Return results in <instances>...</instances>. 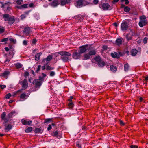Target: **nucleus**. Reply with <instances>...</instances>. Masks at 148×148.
<instances>
[{
  "instance_id": "obj_4",
  "label": "nucleus",
  "mask_w": 148,
  "mask_h": 148,
  "mask_svg": "<svg viewBox=\"0 0 148 148\" xmlns=\"http://www.w3.org/2000/svg\"><path fill=\"white\" fill-rule=\"evenodd\" d=\"M135 34V31L133 29H131L130 30L129 32L127 34L126 37L127 41H129L132 39V36H134Z\"/></svg>"
},
{
  "instance_id": "obj_34",
  "label": "nucleus",
  "mask_w": 148,
  "mask_h": 148,
  "mask_svg": "<svg viewBox=\"0 0 148 148\" xmlns=\"http://www.w3.org/2000/svg\"><path fill=\"white\" fill-rule=\"evenodd\" d=\"M68 106L69 108L72 109L74 107V105L73 102H70L69 103Z\"/></svg>"
},
{
  "instance_id": "obj_45",
  "label": "nucleus",
  "mask_w": 148,
  "mask_h": 148,
  "mask_svg": "<svg viewBox=\"0 0 148 148\" xmlns=\"http://www.w3.org/2000/svg\"><path fill=\"white\" fill-rule=\"evenodd\" d=\"M41 67V66L40 65H39L38 68H37V69L36 70V72L37 73H38L40 69V68Z\"/></svg>"
},
{
  "instance_id": "obj_35",
  "label": "nucleus",
  "mask_w": 148,
  "mask_h": 148,
  "mask_svg": "<svg viewBox=\"0 0 148 148\" xmlns=\"http://www.w3.org/2000/svg\"><path fill=\"white\" fill-rule=\"evenodd\" d=\"M129 66L128 64H125L124 65V70L126 71H127L129 69Z\"/></svg>"
},
{
  "instance_id": "obj_47",
  "label": "nucleus",
  "mask_w": 148,
  "mask_h": 148,
  "mask_svg": "<svg viewBox=\"0 0 148 148\" xmlns=\"http://www.w3.org/2000/svg\"><path fill=\"white\" fill-rule=\"evenodd\" d=\"M9 54L10 55H11V58H12L14 54V52L12 51H10L9 53Z\"/></svg>"
},
{
  "instance_id": "obj_6",
  "label": "nucleus",
  "mask_w": 148,
  "mask_h": 148,
  "mask_svg": "<svg viewBox=\"0 0 148 148\" xmlns=\"http://www.w3.org/2000/svg\"><path fill=\"white\" fill-rule=\"evenodd\" d=\"M129 24L127 22L123 21L121 24V27L123 31L126 30L129 28Z\"/></svg>"
},
{
  "instance_id": "obj_28",
  "label": "nucleus",
  "mask_w": 148,
  "mask_h": 148,
  "mask_svg": "<svg viewBox=\"0 0 148 148\" xmlns=\"http://www.w3.org/2000/svg\"><path fill=\"white\" fill-rule=\"evenodd\" d=\"M116 42L117 45H120L122 43V39L121 38H117L116 40Z\"/></svg>"
},
{
  "instance_id": "obj_9",
  "label": "nucleus",
  "mask_w": 148,
  "mask_h": 148,
  "mask_svg": "<svg viewBox=\"0 0 148 148\" xmlns=\"http://www.w3.org/2000/svg\"><path fill=\"white\" fill-rule=\"evenodd\" d=\"M87 45H83L79 47V52L81 54L85 52L87 50Z\"/></svg>"
},
{
  "instance_id": "obj_42",
  "label": "nucleus",
  "mask_w": 148,
  "mask_h": 148,
  "mask_svg": "<svg viewBox=\"0 0 148 148\" xmlns=\"http://www.w3.org/2000/svg\"><path fill=\"white\" fill-rule=\"evenodd\" d=\"M26 94L25 93H23L20 96V98L21 99H24L26 97Z\"/></svg>"
},
{
  "instance_id": "obj_61",
  "label": "nucleus",
  "mask_w": 148,
  "mask_h": 148,
  "mask_svg": "<svg viewBox=\"0 0 148 148\" xmlns=\"http://www.w3.org/2000/svg\"><path fill=\"white\" fill-rule=\"evenodd\" d=\"M131 148H138V147L137 146L131 145L130 146Z\"/></svg>"
},
{
  "instance_id": "obj_63",
  "label": "nucleus",
  "mask_w": 148,
  "mask_h": 148,
  "mask_svg": "<svg viewBox=\"0 0 148 148\" xmlns=\"http://www.w3.org/2000/svg\"><path fill=\"white\" fill-rule=\"evenodd\" d=\"M23 44L24 45H26L27 44V42L26 40H24L23 41Z\"/></svg>"
},
{
  "instance_id": "obj_44",
  "label": "nucleus",
  "mask_w": 148,
  "mask_h": 148,
  "mask_svg": "<svg viewBox=\"0 0 148 148\" xmlns=\"http://www.w3.org/2000/svg\"><path fill=\"white\" fill-rule=\"evenodd\" d=\"M8 40V38H3V39L1 40L0 41L1 42H6V41H7Z\"/></svg>"
},
{
  "instance_id": "obj_52",
  "label": "nucleus",
  "mask_w": 148,
  "mask_h": 148,
  "mask_svg": "<svg viewBox=\"0 0 148 148\" xmlns=\"http://www.w3.org/2000/svg\"><path fill=\"white\" fill-rule=\"evenodd\" d=\"M39 80L40 82H42L44 80V78L42 77H39V79H38Z\"/></svg>"
},
{
  "instance_id": "obj_59",
  "label": "nucleus",
  "mask_w": 148,
  "mask_h": 148,
  "mask_svg": "<svg viewBox=\"0 0 148 148\" xmlns=\"http://www.w3.org/2000/svg\"><path fill=\"white\" fill-rule=\"evenodd\" d=\"M59 52L56 53H54L53 54L55 57H57L59 56Z\"/></svg>"
},
{
  "instance_id": "obj_11",
  "label": "nucleus",
  "mask_w": 148,
  "mask_h": 148,
  "mask_svg": "<svg viewBox=\"0 0 148 148\" xmlns=\"http://www.w3.org/2000/svg\"><path fill=\"white\" fill-rule=\"evenodd\" d=\"M33 84H34L35 85L36 87H37L39 86H40L42 82H40V81L37 79H34L33 82Z\"/></svg>"
},
{
  "instance_id": "obj_18",
  "label": "nucleus",
  "mask_w": 148,
  "mask_h": 148,
  "mask_svg": "<svg viewBox=\"0 0 148 148\" xmlns=\"http://www.w3.org/2000/svg\"><path fill=\"white\" fill-rule=\"evenodd\" d=\"M83 0H79L77 2V4L76 5V7L77 8H78L82 6L83 4Z\"/></svg>"
},
{
  "instance_id": "obj_33",
  "label": "nucleus",
  "mask_w": 148,
  "mask_h": 148,
  "mask_svg": "<svg viewBox=\"0 0 148 148\" xmlns=\"http://www.w3.org/2000/svg\"><path fill=\"white\" fill-rule=\"evenodd\" d=\"M130 10V7L127 6L125 7L124 8V11L126 12H129Z\"/></svg>"
},
{
  "instance_id": "obj_54",
  "label": "nucleus",
  "mask_w": 148,
  "mask_h": 148,
  "mask_svg": "<svg viewBox=\"0 0 148 148\" xmlns=\"http://www.w3.org/2000/svg\"><path fill=\"white\" fill-rule=\"evenodd\" d=\"M77 146L79 148H81V144L79 142H77L76 143Z\"/></svg>"
},
{
  "instance_id": "obj_13",
  "label": "nucleus",
  "mask_w": 148,
  "mask_h": 148,
  "mask_svg": "<svg viewBox=\"0 0 148 148\" xmlns=\"http://www.w3.org/2000/svg\"><path fill=\"white\" fill-rule=\"evenodd\" d=\"M148 23L147 21L146 20H141L138 23L139 26L141 27H143L145 25Z\"/></svg>"
},
{
  "instance_id": "obj_19",
  "label": "nucleus",
  "mask_w": 148,
  "mask_h": 148,
  "mask_svg": "<svg viewBox=\"0 0 148 148\" xmlns=\"http://www.w3.org/2000/svg\"><path fill=\"white\" fill-rule=\"evenodd\" d=\"M53 57L51 55H48L45 59H44L43 60V62H45V60L47 61H49L51 60Z\"/></svg>"
},
{
  "instance_id": "obj_15",
  "label": "nucleus",
  "mask_w": 148,
  "mask_h": 148,
  "mask_svg": "<svg viewBox=\"0 0 148 148\" xmlns=\"http://www.w3.org/2000/svg\"><path fill=\"white\" fill-rule=\"evenodd\" d=\"M10 72L9 71H6L1 74V76L5 78H7V76L10 74Z\"/></svg>"
},
{
  "instance_id": "obj_3",
  "label": "nucleus",
  "mask_w": 148,
  "mask_h": 148,
  "mask_svg": "<svg viewBox=\"0 0 148 148\" xmlns=\"http://www.w3.org/2000/svg\"><path fill=\"white\" fill-rule=\"evenodd\" d=\"M21 83H22V87L23 88V89L14 92V95H16L18 93L21 92L23 90H24L27 87L28 83L26 79H24Z\"/></svg>"
},
{
  "instance_id": "obj_58",
  "label": "nucleus",
  "mask_w": 148,
  "mask_h": 148,
  "mask_svg": "<svg viewBox=\"0 0 148 148\" xmlns=\"http://www.w3.org/2000/svg\"><path fill=\"white\" fill-rule=\"evenodd\" d=\"M12 115V113H10L8 115V117L9 118H11Z\"/></svg>"
},
{
  "instance_id": "obj_55",
  "label": "nucleus",
  "mask_w": 148,
  "mask_h": 148,
  "mask_svg": "<svg viewBox=\"0 0 148 148\" xmlns=\"http://www.w3.org/2000/svg\"><path fill=\"white\" fill-rule=\"evenodd\" d=\"M6 87V86L5 85H0V88L2 89H3Z\"/></svg>"
},
{
  "instance_id": "obj_62",
  "label": "nucleus",
  "mask_w": 148,
  "mask_h": 148,
  "mask_svg": "<svg viewBox=\"0 0 148 148\" xmlns=\"http://www.w3.org/2000/svg\"><path fill=\"white\" fill-rule=\"evenodd\" d=\"M120 123L121 125H124V123L122 121H120Z\"/></svg>"
},
{
  "instance_id": "obj_50",
  "label": "nucleus",
  "mask_w": 148,
  "mask_h": 148,
  "mask_svg": "<svg viewBox=\"0 0 148 148\" xmlns=\"http://www.w3.org/2000/svg\"><path fill=\"white\" fill-rule=\"evenodd\" d=\"M9 40L12 42H14V43H15L16 42V40L15 39H13L12 38H10Z\"/></svg>"
},
{
  "instance_id": "obj_60",
  "label": "nucleus",
  "mask_w": 148,
  "mask_h": 148,
  "mask_svg": "<svg viewBox=\"0 0 148 148\" xmlns=\"http://www.w3.org/2000/svg\"><path fill=\"white\" fill-rule=\"evenodd\" d=\"M52 127H51V125H49L48 126V127L47 128V130L48 131L50 130L51 129Z\"/></svg>"
},
{
  "instance_id": "obj_12",
  "label": "nucleus",
  "mask_w": 148,
  "mask_h": 148,
  "mask_svg": "<svg viewBox=\"0 0 148 148\" xmlns=\"http://www.w3.org/2000/svg\"><path fill=\"white\" fill-rule=\"evenodd\" d=\"M51 135L53 136L56 137L58 138H61L62 136L61 134L57 131L51 133Z\"/></svg>"
},
{
  "instance_id": "obj_17",
  "label": "nucleus",
  "mask_w": 148,
  "mask_h": 148,
  "mask_svg": "<svg viewBox=\"0 0 148 148\" xmlns=\"http://www.w3.org/2000/svg\"><path fill=\"white\" fill-rule=\"evenodd\" d=\"M70 3V1L69 0H62L61 1L60 5L62 6H64Z\"/></svg>"
},
{
  "instance_id": "obj_26",
  "label": "nucleus",
  "mask_w": 148,
  "mask_h": 148,
  "mask_svg": "<svg viewBox=\"0 0 148 148\" xmlns=\"http://www.w3.org/2000/svg\"><path fill=\"white\" fill-rule=\"evenodd\" d=\"M84 58L83 59L84 60H85L87 59H88L90 58V55L89 54H88L87 53L85 54L83 56Z\"/></svg>"
},
{
  "instance_id": "obj_57",
  "label": "nucleus",
  "mask_w": 148,
  "mask_h": 148,
  "mask_svg": "<svg viewBox=\"0 0 148 148\" xmlns=\"http://www.w3.org/2000/svg\"><path fill=\"white\" fill-rule=\"evenodd\" d=\"M29 73L27 72H25V78H26L29 75Z\"/></svg>"
},
{
  "instance_id": "obj_31",
  "label": "nucleus",
  "mask_w": 148,
  "mask_h": 148,
  "mask_svg": "<svg viewBox=\"0 0 148 148\" xmlns=\"http://www.w3.org/2000/svg\"><path fill=\"white\" fill-rule=\"evenodd\" d=\"M95 60V61L97 62V63L98 62H99L101 60L100 57L99 56H97L95 57L94 58Z\"/></svg>"
},
{
  "instance_id": "obj_2",
  "label": "nucleus",
  "mask_w": 148,
  "mask_h": 148,
  "mask_svg": "<svg viewBox=\"0 0 148 148\" xmlns=\"http://www.w3.org/2000/svg\"><path fill=\"white\" fill-rule=\"evenodd\" d=\"M3 17L5 21H8V23L10 25L13 24L15 21V19L13 16H10L8 14L3 15Z\"/></svg>"
},
{
  "instance_id": "obj_27",
  "label": "nucleus",
  "mask_w": 148,
  "mask_h": 148,
  "mask_svg": "<svg viewBox=\"0 0 148 148\" xmlns=\"http://www.w3.org/2000/svg\"><path fill=\"white\" fill-rule=\"evenodd\" d=\"M35 133H42V132L43 131L41 129L39 128H35L34 131Z\"/></svg>"
},
{
  "instance_id": "obj_56",
  "label": "nucleus",
  "mask_w": 148,
  "mask_h": 148,
  "mask_svg": "<svg viewBox=\"0 0 148 148\" xmlns=\"http://www.w3.org/2000/svg\"><path fill=\"white\" fill-rule=\"evenodd\" d=\"M55 74V73L53 71H51L50 74V75L51 76H53Z\"/></svg>"
},
{
  "instance_id": "obj_5",
  "label": "nucleus",
  "mask_w": 148,
  "mask_h": 148,
  "mask_svg": "<svg viewBox=\"0 0 148 148\" xmlns=\"http://www.w3.org/2000/svg\"><path fill=\"white\" fill-rule=\"evenodd\" d=\"M100 8L103 9V10H108L110 7V5L108 3H105L103 4L99 5Z\"/></svg>"
},
{
  "instance_id": "obj_30",
  "label": "nucleus",
  "mask_w": 148,
  "mask_h": 148,
  "mask_svg": "<svg viewBox=\"0 0 148 148\" xmlns=\"http://www.w3.org/2000/svg\"><path fill=\"white\" fill-rule=\"evenodd\" d=\"M28 4H24L21 6L17 7L19 9H22L23 8H27V6Z\"/></svg>"
},
{
  "instance_id": "obj_38",
  "label": "nucleus",
  "mask_w": 148,
  "mask_h": 148,
  "mask_svg": "<svg viewBox=\"0 0 148 148\" xmlns=\"http://www.w3.org/2000/svg\"><path fill=\"white\" fill-rule=\"evenodd\" d=\"M32 130V128L31 127H29L25 131L26 133H29L31 132Z\"/></svg>"
},
{
  "instance_id": "obj_43",
  "label": "nucleus",
  "mask_w": 148,
  "mask_h": 148,
  "mask_svg": "<svg viewBox=\"0 0 148 148\" xmlns=\"http://www.w3.org/2000/svg\"><path fill=\"white\" fill-rule=\"evenodd\" d=\"M146 18V17L144 15H143L140 16V20H145Z\"/></svg>"
},
{
  "instance_id": "obj_20",
  "label": "nucleus",
  "mask_w": 148,
  "mask_h": 148,
  "mask_svg": "<svg viewBox=\"0 0 148 148\" xmlns=\"http://www.w3.org/2000/svg\"><path fill=\"white\" fill-rule=\"evenodd\" d=\"M31 32V29L30 27H27L25 28L23 31V32L25 33L26 34H29Z\"/></svg>"
},
{
  "instance_id": "obj_40",
  "label": "nucleus",
  "mask_w": 148,
  "mask_h": 148,
  "mask_svg": "<svg viewBox=\"0 0 148 148\" xmlns=\"http://www.w3.org/2000/svg\"><path fill=\"white\" fill-rule=\"evenodd\" d=\"M16 3L18 5L21 4L23 3V0H16Z\"/></svg>"
},
{
  "instance_id": "obj_22",
  "label": "nucleus",
  "mask_w": 148,
  "mask_h": 148,
  "mask_svg": "<svg viewBox=\"0 0 148 148\" xmlns=\"http://www.w3.org/2000/svg\"><path fill=\"white\" fill-rule=\"evenodd\" d=\"M41 54L42 53L41 52L36 54L35 56V60L37 61L38 60L40 59V56Z\"/></svg>"
},
{
  "instance_id": "obj_49",
  "label": "nucleus",
  "mask_w": 148,
  "mask_h": 148,
  "mask_svg": "<svg viewBox=\"0 0 148 148\" xmlns=\"http://www.w3.org/2000/svg\"><path fill=\"white\" fill-rule=\"evenodd\" d=\"M11 96V95L10 93H8L6 95L5 97L7 99L9 98Z\"/></svg>"
},
{
  "instance_id": "obj_10",
  "label": "nucleus",
  "mask_w": 148,
  "mask_h": 148,
  "mask_svg": "<svg viewBox=\"0 0 148 148\" xmlns=\"http://www.w3.org/2000/svg\"><path fill=\"white\" fill-rule=\"evenodd\" d=\"M80 56L81 53L79 52H77L76 51L74 52L72 55L73 58L75 59L80 58Z\"/></svg>"
},
{
  "instance_id": "obj_29",
  "label": "nucleus",
  "mask_w": 148,
  "mask_h": 148,
  "mask_svg": "<svg viewBox=\"0 0 148 148\" xmlns=\"http://www.w3.org/2000/svg\"><path fill=\"white\" fill-rule=\"evenodd\" d=\"M45 66H46L45 69L47 70H50L54 69L53 68L51 67L50 66L48 65L47 63L46 64Z\"/></svg>"
},
{
  "instance_id": "obj_16",
  "label": "nucleus",
  "mask_w": 148,
  "mask_h": 148,
  "mask_svg": "<svg viewBox=\"0 0 148 148\" xmlns=\"http://www.w3.org/2000/svg\"><path fill=\"white\" fill-rule=\"evenodd\" d=\"M96 50L94 49H91L89 52V54L90 56L95 55L96 54Z\"/></svg>"
},
{
  "instance_id": "obj_7",
  "label": "nucleus",
  "mask_w": 148,
  "mask_h": 148,
  "mask_svg": "<svg viewBox=\"0 0 148 148\" xmlns=\"http://www.w3.org/2000/svg\"><path fill=\"white\" fill-rule=\"evenodd\" d=\"M11 4V3L9 2L4 3H3L1 7L4 8L5 9H6V10L9 11L11 9V6H10Z\"/></svg>"
},
{
  "instance_id": "obj_37",
  "label": "nucleus",
  "mask_w": 148,
  "mask_h": 148,
  "mask_svg": "<svg viewBox=\"0 0 148 148\" xmlns=\"http://www.w3.org/2000/svg\"><path fill=\"white\" fill-rule=\"evenodd\" d=\"M82 16H81V15H79V16H76L75 17V19H76V20L78 21H80L81 22L82 20V18H81Z\"/></svg>"
},
{
  "instance_id": "obj_39",
  "label": "nucleus",
  "mask_w": 148,
  "mask_h": 148,
  "mask_svg": "<svg viewBox=\"0 0 148 148\" xmlns=\"http://www.w3.org/2000/svg\"><path fill=\"white\" fill-rule=\"evenodd\" d=\"M45 121L44 122V123H45L47 122H49L51 121L52 120V119L51 118H48V119H44Z\"/></svg>"
},
{
  "instance_id": "obj_64",
  "label": "nucleus",
  "mask_w": 148,
  "mask_h": 148,
  "mask_svg": "<svg viewBox=\"0 0 148 148\" xmlns=\"http://www.w3.org/2000/svg\"><path fill=\"white\" fill-rule=\"evenodd\" d=\"M37 42L36 40L35 39H34L33 40L32 43L33 44H36Z\"/></svg>"
},
{
  "instance_id": "obj_32",
  "label": "nucleus",
  "mask_w": 148,
  "mask_h": 148,
  "mask_svg": "<svg viewBox=\"0 0 148 148\" xmlns=\"http://www.w3.org/2000/svg\"><path fill=\"white\" fill-rule=\"evenodd\" d=\"M112 56L114 58L118 57L119 55L117 52H114V53H111Z\"/></svg>"
},
{
  "instance_id": "obj_25",
  "label": "nucleus",
  "mask_w": 148,
  "mask_h": 148,
  "mask_svg": "<svg viewBox=\"0 0 148 148\" xmlns=\"http://www.w3.org/2000/svg\"><path fill=\"white\" fill-rule=\"evenodd\" d=\"M137 53V51L136 49H132L131 51V54L133 56H135Z\"/></svg>"
},
{
  "instance_id": "obj_41",
  "label": "nucleus",
  "mask_w": 148,
  "mask_h": 148,
  "mask_svg": "<svg viewBox=\"0 0 148 148\" xmlns=\"http://www.w3.org/2000/svg\"><path fill=\"white\" fill-rule=\"evenodd\" d=\"M16 67L17 68H19L22 67V65L20 63H17L15 65Z\"/></svg>"
},
{
  "instance_id": "obj_8",
  "label": "nucleus",
  "mask_w": 148,
  "mask_h": 148,
  "mask_svg": "<svg viewBox=\"0 0 148 148\" xmlns=\"http://www.w3.org/2000/svg\"><path fill=\"white\" fill-rule=\"evenodd\" d=\"M60 3L59 0H53L51 3H49V5L53 7H56Z\"/></svg>"
},
{
  "instance_id": "obj_48",
  "label": "nucleus",
  "mask_w": 148,
  "mask_h": 148,
  "mask_svg": "<svg viewBox=\"0 0 148 148\" xmlns=\"http://www.w3.org/2000/svg\"><path fill=\"white\" fill-rule=\"evenodd\" d=\"M148 38L147 37H145L143 41V42L144 44H146L147 43V40Z\"/></svg>"
},
{
  "instance_id": "obj_23",
  "label": "nucleus",
  "mask_w": 148,
  "mask_h": 148,
  "mask_svg": "<svg viewBox=\"0 0 148 148\" xmlns=\"http://www.w3.org/2000/svg\"><path fill=\"white\" fill-rule=\"evenodd\" d=\"M97 64L100 67H103L105 65V63L102 60L100 61L99 62L97 63Z\"/></svg>"
},
{
  "instance_id": "obj_53",
  "label": "nucleus",
  "mask_w": 148,
  "mask_h": 148,
  "mask_svg": "<svg viewBox=\"0 0 148 148\" xmlns=\"http://www.w3.org/2000/svg\"><path fill=\"white\" fill-rule=\"evenodd\" d=\"M73 99V97L71 96L70 97V98L68 99V101L70 102H72V99Z\"/></svg>"
},
{
  "instance_id": "obj_36",
  "label": "nucleus",
  "mask_w": 148,
  "mask_h": 148,
  "mask_svg": "<svg viewBox=\"0 0 148 148\" xmlns=\"http://www.w3.org/2000/svg\"><path fill=\"white\" fill-rule=\"evenodd\" d=\"M6 114L5 112H3L1 115V119L4 120H6V119L5 117L6 116Z\"/></svg>"
},
{
  "instance_id": "obj_1",
  "label": "nucleus",
  "mask_w": 148,
  "mask_h": 148,
  "mask_svg": "<svg viewBox=\"0 0 148 148\" xmlns=\"http://www.w3.org/2000/svg\"><path fill=\"white\" fill-rule=\"evenodd\" d=\"M59 53L62 56L61 59L64 62H68L69 56L71 55L70 53L66 51H61L59 52Z\"/></svg>"
},
{
  "instance_id": "obj_24",
  "label": "nucleus",
  "mask_w": 148,
  "mask_h": 148,
  "mask_svg": "<svg viewBox=\"0 0 148 148\" xmlns=\"http://www.w3.org/2000/svg\"><path fill=\"white\" fill-rule=\"evenodd\" d=\"M110 69L111 71L113 72H116L117 69V68L115 66L112 65L110 67Z\"/></svg>"
},
{
  "instance_id": "obj_21",
  "label": "nucleus",
  "mask_w": 148,
  "mask_h": 148,
  "mask_svg": "<svg viewBox=\"0 0 148 148\" xmlns=\"http://www.w3.org/2000/svg\"><path fill=\"white\" fill-rule=\"evenodd\" d=\"M5 129L7 131H8L10 130L11 129H12V126L10 124H8L7 125L5 124Z\"/></svg>"
},
{
  "instance_id": "obj_14",
  "label": "nucleus",
  "mask_w": 148,
  "mask_h": 148,
  "mask_svg": "<svg viewBox=\"0 0 148 148\" xmlns=\"http://www.w3.org/2000/svg\"><path fill=\"white\" fill-rule=\"evenodd\" d=\"M22 124L24 125H30L32 123V121L29 120L28 121L24 119H22L21 120Z\"/></svg>"
},
{
  "instance_id": "obj_46",
  "label": "nucleus",
  "mask_w": 148,
  "mask_h": 148,
  "mask_svg": "<svg viewBox=\"0 0 148 148\" xmlns=\"http://www.w3.org/2000/svg\"><path fill=\"white\" fill-rule=\"evenodd\" d=\"M5 31V29L4 27H1L0 28V33H3Z\"/></svg>"
},
{
  "instance_id": "obj_51",
  "label": "nucleus",
  "mask_w": 148,
  "mask_h": 148,
  "mask_svg": "<svg viewBox=\"0 0 148 148\" xmlns=\"http://www.w3.org/2000/svg\"><path fill=\"white\" fill-rule=\"evenodd\" d=\"M99 1L98 0H94L93 2L94 4L96 5L98 4Z\"/></svg>"
}]
</instances>
